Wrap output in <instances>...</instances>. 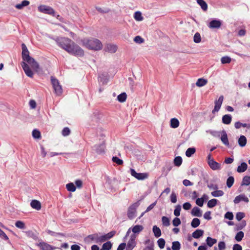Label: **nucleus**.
<instances>
[{
    "label": "nucleus",
    "instance_id": "obj_11",
    "mask_svg": "<svg viewBox=\"0 0 250 250\" xmlns=\"http://www.w3.org/2000/svg\"><path fill=\"white\" fill-rule=\"evenodd\" d=\"M98 234L94 233L88 235L85 238V241L87 243H91L92 241H94L96 243H98L97 242L98 240Z\"/></svg>",
    "mask_w": 250,
    "mask_h": 250
},
{
    "label": "nucleus",
    "instance_id": "obj_56",
    "mask_svg": "<svg viewBox=\"0 0 250 250\" xmlns=\"http://www.w3.org/2000/svg\"><path fill=\"white\" fill-rule=\"evenodd\" d=\"M246 225V223L245 221H242L241 223L236 225V227L235 228V230H238L242 229L243 228H244Z\"/></svg>",
    "mask_w": 250,
    "mask_h": 250
},
{
    "label": "nucleus",
    "instance_id": "obj_34",
    "mask_svg": "<svg viewBox=\"0 0 250 250\" xmlns=\"http://www.w3.org/2000/svg\"><path fill=\"white\" fill-rule=\"evenodd\" d=\"M127 95L125 92H123L119 94L117 97V100L121 103H123L125 101Z\"/></svg>",
    "mask_w": 250,
    "mask_h": 250
},
{
    "label": "nucleus",
    "instance_id": "obj_6",
    "mask_svg": "<svg viewBox=\"0 0 250 250\" xmlns=\"http://www.w3.org/2000/svg\"><path fill=\"white\" fill-rule=\"evenodd\" d=\"M24 61L26 62L35 71L38 72L40 69L39 63L32 57L29 56V58L24 59Z\"/></svg>",
    "mask_w": 250,
    "mask_h": 250
},
{
    "label": "nucleus",
    "instance_id": "obj_40",
    "mask_svg": "<svg viewBox=\"0 0 250 250\" xmlns=\"http://www.w3.org/2000/svg\"><path fill=\"white\" fill-rule=\"evenodd\" d=\"M217 202V200L216 199H212L208 201L207 206L209 208H212L215 207Z\"/></svg>",
    "mask_w": 250,
    "mask_h": 250
},
{
    "label": "nucleus",
    "instance_id": "obj_44",
    "mask_svg": "<svg viewBox=\"0 0 250 250\" xmlns=\"http://www.w3.org/2000/svg\"><path fill=\"white\" fill-rule=\"evenodd\" d=\"M244 236V232L242 231H240L237 233L236 235H235V239L237 241L240 242L242 240Z\"/></svg>",
    "mask_w": 250,
    "mask_h": 250
},
{
    "label": "nucleus",
    "instance_id": "obj_60",
    "mask_svg": "<svg viewBox=\"0 0 250 250\" xmlns=\"http://www.w3.org/2000/svg\"><path fill=\"white\" fill-rule=\"evenodd\" d=\"M134 41L137 43H141L144 42V40L140 36H137L134 38Z\"/></svg>",
    "mask_w": 250,
    "mask_h": 250
},
{
    "label": "nucleus",
    "instance_id": "obj_1",
    "mask_svg": "<svg viewBox=\"0 0 250 250\" xmlns=\"http://www.w3.org/2000/svg\"><path fill=\"white\" fill-rule=\"evenodd\" d=\"M57 44L68 53L75 56H83V50L71 39L65 37L53 38Z\"/></svg>",
    "mask_w": 250,
    "mask_h": 250
},
{
    "label": "nucleus",
    "instance_id": "obj_64",
    "mask_svg": "<svg viewBox=\"0 0 250 250\" xmlns=\"http://www.w3.org/2000/svg\"><path fill=\"white\" fill-rule=\"evenodd\" d=\"M226 248V244L224 241L219 242L218 243L219 250H224Z\"/></svg>",
    "mask_w": 250,
    "mask_h": 250
},
{
    "label": "nucleus",
    "instance_id": "obj_51",
    "mask_svg": "<svg viewBox=\"0 0 250 250\" xmlns=\"http://www.w3.org/2000/svg\"><path fill=\"white\" fill-rule=\"evenodd\" d=\"M15 226L16 227L21 229H25V224L21 221H17L15 223Z\"/></svg>",
    "mask_w": 250,
    "mask_h": 250
},
{
    "label": "nucleus",
    "instance_id": "obj_46",
    "mask_svg": "<svg viewBox=\"0 0 250 250\" xmlns=\"http://www.w3.org/2000/svg\"><path fill=\"white\" fill-rule=\"evenodd\" d=\"M204 197H207V196L206 194H204L202 198L197 199L196 200V204L200 207H202L204 204Z\"/></svg>",
    "mask_w": 250,
    "mask_h": 250
},
{
    "label": "nucleus",
    "instance_id": "obj_13",
    "mask_svg": "<svg viewBox=\"0 0 250 250\" xmlns=\"http://www.w3.org/2000/svg\"><path fill=\"white\" fill-rule=\"evenodd\" d=\"M93 148L97 153H102L104 152V150L105 144L103 142L101 144L99 145H96L94 146Z\"/></svg>",
    "mask_w": 250,
    "mask_h": 250
},
{
    "label": "nucleus",
    "instance_id": "obj_20",
    "mask_svg": "<svg viewBox=\"0 0 250 250\" xmlns=\"http://www.w3.org/2000/svg\"><path fill=\"white\" fill-rule=\"evenodd\" d=\"M191 213L192 216L196 217H201L202 215L201 210L197 207H195L192 208Z\"/></svg>",
    "mask_w": 250,
    "mask_h": 250
},
{
    "label": "nucleus",
    "instance_id": "obj_23",
    "mask_svg": "<svg viewBox=\"0 0 250 250\" xmlns=\"http://www.w3.org/2000/svg\"><path fill=\"white\" fill-rule=\"evenodd\" d=\"M204 230L202 229H196L192 234V237L195 239H198L203 235Z\"/></svg>",
    "mask_w": 250,
    "mask_h": 250
},
{
    "label": "nucleus",
    "instance_id": "obj_55",
    "mask_svg": "<svg viewBox=\"0 0 250 250\" xmlns=\"http://www.w3.org/2000/svg\"><path fill=\"white\" fill-rule=\"evenodd\" d=\"M112 160L114 163H116L118 165H122L123 164V161L116 156L113 157Z\"/></svg>",
    "mask_w": 250,
    "mask_h": 250
},
{
    "label": "nucleus",
    "instance_id": "obj_12",
    "mask_svg": "<svg viewBox=\"0 0 250 250\" xmlns=\"http://www.w3.org/2000/svg\"><path fill=\"white\" fill-rule=\"evenodd\" d=\"M37 246L42 250H53L55 249V248H53L52 246L44 242H40L37 244Z\"/></svg>",
    "mask_w": 250,
    "mask_h": 250
},
{
    "label": "nucleus",
    "instance_id": "obj_32",
    "mask_svg": "<svg viewBox=\"0 0 250 250\" xmlns=\"http://www.w3.org/2000/svg\"><path fill=\"white\" fill-rule=\"evenodd\" d=\"M211 194L212 196L218 197L222 196L224 194V192L221 190H216L215 191L211 192Z\"/></svg>",
    "mask_w": 250,
    "mask_h": 250
},
{
    "label": "nucleus",
    "instance_id": "obj_24",
    "mask_svg": "<svg viewBox=\"0 0 250 250\" xmlns=\"http://www.w3.org/2000/svg\"><path fill=\"white\" fill-rule=\"evenodd\" d=\"M143 229L144 227L143 226L140 225H137L133 227L131 229V230L133 232V234H135L136 233H139V232L142 231L143 230Z\"/></svg>",
    "mask_w": 250,
    "mask_h": 250
},
{
    "label": "nucleus",
    "instance_id": "obj_30",
    "mask_svg": "<svg viewBox=\"0 0 250 250\" xmlns=\"http://www.w3.org/2000/svg\"><path fill=\"white\" fill-rule=\"evenodd\" d=\"M170 127L173 128H177L179 125V122L176 118H172L170 120Z\"/></svg>",
    "mask_w": 250,
    "mask_h": 250
},
{
    "label": "nucleus",
    "instance_id": "obj_58",
    "mask_svg": "<svg viewBox=\"0 0 250 250\" xmlns=\"http://www.w3.org/2000/svg\"><path fill=\"white\" fill-rule=\"evenodd\" d=\"M181 223L180 219L178 217H175L172 220V224L175 227H177Z\"/></svg>",
    "mask_w": 250,
    "mask_h": 250
},
{
    "label": "nucleus",
    "instance_id": "obj_21",
    "mask_svg": "<svg viewBox=\"0 0 250 250\" xmlns=\"http://www.w3.org/2000/svg\"><path fill=\"white\" fill-rule=\"evenodd\" d=\"M105 50L110 53H113L117 51V46L112 44H107L105 47Z\"/></svg>",
    "mask_w": 250,
    "mask_h": 250
},
{
    "label": "nucleus",
    "instance_id": "obj_19",
    "mask_svg": "<svg viewBox=\"0 0 250 250\" xmlns=\"http://www.w3.org/2000/svg\"><path fill=\"white\" fill-rule=\"evenodd\" d=\"M221 133H222V136L221 137V141L223 142V143L225 145H226L227 146H229V141H228V136H227L226 131L223 130Z\"/></svg>",
    "mask_w": 250,
    "mask_h": 250
},
{
    "label": "nucleus",
    "instance_id": "obj_5",
    "mask_svg": "<svg viewBox=\"0 0 250 250\" xmlns=\"http://www.w3.org/2000/svg\"><path fill=\"white\" fill-rule=\"evenodd\" d=\"M38 10L43 13L49 14L53 16H55V13L54 9L49 6L45 5H41L38 8Z\"/></svg>",
    "mask_w": 250,
    "mask_h": 250
},
{
    "label": "nucleus",
    "instance_id": "obj_48",
    "mask_svg": "<svg viewBox=\"0 0 250 250\" xmlns=\"http://www.w3.org/2000/svg\"><path fill=\"white\" fill-rule=\"evenodd\" d=\"M231 59L229 56H224L221 58V62L223 64L229 63L231 62Z\"/></svg>",
    "mask_w": 250,
    "mask_h": 250
},
{
    "label": "nucleus",
    "instance_id": "obj_52",
    "mask_svg": "<svg viewBox=\"0 0 250 250\" xmlns=\"http://www.w3.org/2000/svg\"><path fill=\"white\" fill-rule=\"evenodd\" d=\"M158 245L161 249H164L165 245V240L163 238H160L157 241Z\"/></svg>",
    "mask_w": 250,
    "mask_h": 250
},
{
    "label": "nucleus",
    "instance_id": "obj_3",
    "mask_svg": "<svg viewBox=\"0 0 250 250\" xmlns=\"http://www.w3.org/2000/svg\"><path fill=\"white\" fill-rule=\"evenodd\" d=\"M140 205V201H138L130 205L127 209V215L128 219L132 220L136 216L137 208Z\"/></svg>",
    "mask_w": 250,
    "mask_h": 250
},
{
    "label": "nucleus",
    "instance_id": "obj_62",
    "mask_svg": "<svg viewBox=\"0 0 250 250\" xmlns=\"http://www.w3.org/2000/svg\"><path fill=\"white\" fill-rule=\"evenodd\" d=\"M245 217V214L243 212H239L236 213V218L238 221L241 220Z\"/></svg>",
    "mask_w": 250,
    "mask_h": 250
},
{
    "label": "nucleus",
    "instance_id": "obj_47",
    "mask_svg": "<svg viewBox=\"0 0 250 250\" xmlns=\"http://www.w3.org/2000/svg\"><path fill=\"white\" fill-rule=\"evenodd\" d=\"M96 10L102 14L107 13L110 11V9L108 8H102L100 7H96Z\"/></svg>",
    "mask_w": 250,
    "mask_h": 250
},
{
    "label": "nucleus",
    "instance_id": "obj_15",
    "mask_svg": "<svg viewBox=\"0 0 250 250\" xmlns=\"http://www.w3.org/2000/svg\"><path fill=\"white\" fill-rule=\"evenodd\" d=\"M208 165L212 170H219L221 169V165L214 160L208 162Z\"/></svg>",
    "mask_w": 250,
    "mask_h": 250
},
{
    "label": "nucleus",
    "instance_id": "obj_43",
    "mask_svg": "<svg viewBox=\"0 0 250 250\" xmlns=\"http://www.w3.org/2000/svg\"><path fill=\"white\" fill-rule=\"evenodd\" d=\"M112 244L110 241H107L103 245L102 249L104 250H110L112 248Z\"/></svg>",
    "mask_w": 250,
    "mask_h": 250
},
{
    "label": "nucleus",
    "instance_id": "obj_61",
    "mask_svg": "<svg viewBox=\"0 0 250 250\" xmlns=\"http://www.w3.org/2000/svg\"><path fill=\"white\" fill-rule=\"evenodd\" d=\"M225 218L229 220H232L233 218V214L231 212L228 211L225 214Z\"/></svg>",
    "mask_w": 250,
    "mask_h": 250
},
{
    "label": "nucleus",
    "instance_id": "obj_22",
    "mask_svg": "<svg viewBox=\"0 0 250 250\" xmlns=\"http://www.w3.org/2000/svg\"><path fill=\"white\" fill-rule=\"evenodd\" d=\"M232 120V116L230 114H226L222 117V123L226 125L230 124Z\"/></svg>",
    "mask_w": 250,
    "mask_h": 250
},
{
    "label": "nucleus",
    "instance_id": "obj_9",
    "mask_svg": "<svg viewBox=\"0 0 250 250\" xmlns=\"http://www.w3.org/2000/svg\"><path fill=\"white\" fill-rule=\"evenodd\" d=\"M224 99L223 96H220L218 100L215 101V106L212 112L215 113L218 112L221 108Z\"/></svg>",
    "mask_w": 250,
    "mask_h": 250
},
{
    "label": "nucleus",
    "instance_id": "obj_8",
    "mask_svg": "<svg viewBox=\"0 0 250 250\" xmlns=\"http://www.w3.org/2000/svg\"><path fill=\"white\" fill-rule=\"evenodd\" d=\"M21 65L25 74L27 76L30 78H32L33 76V72L30 68L29 66L28 65V64L26 63L25 62H21Z\"/></svg>",
    "mask_w": 250,
    "mask_h": 250
},
{
    "label": "nucleus",
    "instance_id": "obj_37",
    "mask_svg": "<svg viewBox=\"0 0 250 250\" xmlns=\"http://www.w3.org/2000/svg\"><path fill=\"white\" fill-rule=\"evenodd\" d=\"M171 249L172 250H180L181 244L179 241H174L172 243Z\"/></svg>",
    "mask_w": 250,
    "mask_h": 250
},
{
    "label": "nucleus",
    "instance_id": "obj_38",
    "mask_svg": "<svg viewBox=\"0 0 250 250\" xmlns=\"http://www.w3.org/2000/svg\"><path fill=\"white\" fill-rule=\"evenodd\" d=\"M182 163V158L180 156H177L174 159V165L176 167H180Z\"/></svg>",
    "mask_w": 250,
    "mask_h": 250
},
{
    "label": "nucleus",
    "instance_id": "obj_16",
    "mask_svg": "<svg viewBox=\"0 0 250 250\" xmlns=\"http://www.w3.org/2000/svg\"><path fill=\"white\" fill-rule=\"evenodd\" d=\"M21 48H22V58L23 60H24V59H26L27 58H29V52L26 46V45L24 43H22L21 44Z\"/></svg>",
    "mask_w": 250,
    "mask_h": 250
},
{
    "label": "nucleus",
    "instance_id": "obj_14",
    "mask_svg": "<svg viewBox=\"0 0 250 250\" xmlns=\"http://www.w3.org/2000/svg\"><path fill=\"white\" fill-rule=\"evenodd\" d=\"M221 25V22L219 20H212L209 23L208 27L210 28H219Z\"/></svg>",
    "mask_w": 250,
    "mask_h": 250
},
{
    "label": "nucleus",
    "instance_id": "obj_7",
    "mask_svg": "<svg viewBox=\"0 0 250 250\" xmlns=\"http://www.w3.org/2000/svg\"><path fill=\"white\" fill-rule=\"evenodd\" d=\"M130 174L131 176L135 177L139 180H143L147 178L148 174L146 173H137L133 169H130Z\"/></svg>",
    "mask_w": 250,
    "mask_h": 250
},
{
    "label": "nucleus",
    "instance_id": "obj_18",
    "mask_svg": "<svg viewBox=\"0 0 250 250\" xmlns=\"http://www.w3.org/2000/svg\"><path fill=\"white\" fill-rule=\"evenodd\" d=\"M30 206L33 208H34L37 210H39L41 208V203L36 200H32L30 203Z\"/></svg>",
    "mask_w": 250,
    "mask_h": 250
},
{
    "label": "nucleus",
    "instance_id": "obj_63",
    "mask_svg": "<svg viewBox=\"0 0 250 250\" xmlns=\"http://www.w3.org/2000/svg\"><path fill=\"white\" fill-rule=\"evenodd\" d=\"M107 240V237L106 236V235L105 234L101 236H98V240L97 242H98V243H103Z\"/></svg>",
    "mask_w": 250,
    "mask_h": 250
},
{
    "label": "nucleus",
    "instance_id": "obj_54",
    "mask_svg": "<svg viewBox=\"0 0 250 250\" xmlns=\"http://www.w3.org/2000/svg\"><path fill=\"white\" fill-rule=\"evenodd\" d=\"M193 41L195 43H199L201 42V38L199 33L196 32L193 37Z\"/></svg>",
    "mask_w": 250,
    "mask_h": 250
},
{
    "label": "nucleus",
    "instance_id": "obj_39",
    "mask_svg": "<svg viewBox=\"0 0 250 250\" xmlns=\"http://www.w3.org/2000/svg\"><path fill=\"white\" fill-rule=\"evenodd\" d=\"M66 188L69 191L74 192L76 190V187L73 183H69L66 185Z\"/></svg>",
    "mask_w": 250,
    "mask_h": 250
},
{
    "label": "nucleus",
    "instance_id": "obj_36",
    "mask_svg": "<svg viewBox=\"0 0 250 250\" xmlns=\"http://www.w3.org/2000/svg\"><path fill=\"white\" fill-rule=\"evenodd\" d=\"M196 151V149L194 147H189L188 148L186 152V155L188 157H190L193 155Z\"/></svg>",
    "mask_w": 250,
    "mask_h": 250
},
{
    "label": "nucleus",
    "instance_id": "obj_50",
    "mask_svg": "<svg viewBox=\"0 0 250 250\" xmlns=\"http://www.w3.org/2000/svg\"><path fill=\"white\" fill-rule=\"evenodd\" d=\"M162 221L164 226L167 227L170 225L169 219L166 216L162 217Z\"/></svg>",
    "mask_w": 250,
    "mask_h": 250
},
{
    "label": "nucleus",
    "instance_id": "obj_31",
    "mask_svg": "<svg viewBox=\"0 0 250 250\" xmlns=\"http://www.w3.org/2000/svg\"><path fill=\"white\" fill-rule=\"evenodd\" d=\"M208 83L207 80L203 78L198 79L196 83V85L198 87H202L206 85Z\"/></svg>",
    "mask_w": 250,
    "mask_h": 250
},
{
    "label": "nucleus",
    "instance_id": "obj_57",
    "mask_svg": "<svg viewBox=\"0 0 250 250\" xmlns=\"http://www.w3.org/2000/svg\"><path fill=\"white\" fill-rule=\"evenodd\" d=\"M62 133L63 136H68L70 133V130L68 127H65L62 129Z\"/></svg>",
    "mask_w": 250,
    "mask_h": 250
},
{
    "label": "nucleus",
    "instance_id": "obj_26",
    "mask_svg": "<svg viewBox=\"0 0 250 250\" xmlns=\"http://www.w3.org/2000/svg\"><path fill=\"white\" fill-rule=\"evenodd\" d=\"M247 167V164L245 162H243L238 167L237 170L239 173L243 172L246 170Z\"/></svg>",
    "mask_w": 250,
    "mask_h": 250
},
{
    "label": "nucleus",
    "instance_id": "obj_28",
    "mask_svg": "<svg viewBox=\"0 0 250 250\" xmlns=\"http://www.w3.org/2000/svg\"><path fill=\"white\" fill-rule=\"evenodd\" d=\"M152 230L155 236L157 238L159 237L162 234L161 229L157 226H154L153 227Z\"/></svg>",
    "mask_w": 250,
    "mask_h": 250
},
{
    "label": "nucleus",
    "instance_id": "obj_35",
    "mask_svg": "<svg viewBox=\"0 0 250 250\" xmlns=\"http://www.w3.org/2000/svg\"><path fill=\"white\" fill-rule=\"evenodd\" d=\"M200 224V220L197 218H193L191 223V226L192 228H196Z\"/></svg>",
    "mask_w": 250,
    "mask_h": 250
},
{
    "label": "nucleus",
    "instance_id": "obj_4",
    "mask_svg": "<svg viewBox=\"0 0 250 250\" xmlns=\"http://www.w3.org/2000/svg\"><path fill=\"white\" fill-rule=\"evenodd\" d=\"M51 82L56 95H61L62 92V86L60 84L58 80L53 76L51 77Z\"/></svg>",
    "mask_w": 250,
    "mask_h": 250
},
{
    "label": "nucleus",
    "instance_id": "obj_45",
    "mask_svg": "<svg viewBox=\"0 0 250 250\" xmlns=\"http://www.w3.org/2000/svg\"><path fill=\"white\" fill-rule=\"evenodd\" d=\"M250 184V176H245L243 177L241 186H248Z\"/></svg>",
    "mask_w": 250,
    "mask_h": 250
},
{
    "label": "nucleus",
    "instance_id": "obj_53",
    "mask_svg": "<svg viewBox=\"0 0 250 250\" xmlns=\"http://www.w3.org/2000/svg\"><path fill=\"white\" fill-rule=\"evenodd\" d=\"M32 136L35 139H40L41 137V133L37 129H34L33 130Z\"/></svg>",
    "mask_w": 250,
    "mask_h": 250
},
{
    "label": "nucleus",
    "instance_id": "obj_25",
    "mask_svg": "<svg viewBox=\"0 0 250 250\" xmlns=\"http://www.w3.org/2000/svg\"><path fill=\"white\" fill-rule=\"evenodd\" d=\"M247 144V138L244 135H241L238 139V144L241 147H244Z\"/></svg>",
    "mask_w": 250,
    "mask_h": 250
},
{
    "label": "nucleus",
    "instance_id": "obj_27",
    "mask_svg": "<svg viewBox=\"0 0 250 250\" xmlns=\"http://www.w3.org/2000/svg\"><path fill=\"white\" fill-rule=\"evenodd\" d=\"M30 2L28 0H24L21 3L17 4L15 5V7L18 9H22L24 7L29 4Z\"/></svg>",
    "mask_w": 250,
    "mask_h": 250
},
{
    "label": "nucleus",
    "instance_id": "obj_2",
    "mask_svg": "<svg viewBox=\"0 0 250 250\" xmlns=\"http://www.w3.org/2000/svg\"><path fill=\"white\" fill-rule=\"evenodd\" d=\"M82 42L83 45L89 49L99 50H101L102 48V44L101 42L96 39H84L82 41Z\"/></svg>",
    "mask_w": 250,
    "mask_h": 250
},
{
    "label": "nucleus",
    "instance_id": "obj_33",
    "mask_svg": "<svg viewBox=\"0 0 250 250\" xmlns=\"http://www.w3.org/2000/svg\"><path fill=\"white\" fill-rule=\"evenodd\" d=\"M197 2L204 11H207L208 5L204 0H197Z\"/></svg>",
    "mask_w": 250,
    "mask_h": 250
},
{
    "label": "nucleus",
    "instance_id": "obj_59",
    "mask_svg": "<svg viewBox=\"0 0 250 250\" xmlns=\"http://www.w3.org/2000/svg\"><path fill=\"white\" fill-rule=\"evenodd\" d=\"M47 232L48 234L52 235V236H57V235H60V236H64V235L63 233H60V232H54V231H52L50 230H47Z\"/></svg>",
    "mask_w": 250,
    "mask_h": 250
},
{
    "label": "nucleus",
    "instance_id": "obj_10",
    "mask_svg": "<svg viewBox=\"0 0 250 250\" xmlns=\"http://www.w3.org/2000/svg\"><path fill=\"white\" fill-rule=\"evenodd\" d=\"M136 238V234H132L126 245V246L133 250V249L136 246V243L135 242Z\"/></svg>",
    "mask_w": 250,
    "mask_h": 250
},
{
    "label": "nucleus",
    "instance_id": "obj_17",
    "mask_svg": "<svg viewBox=\"0 0 250 250\" xmlns=\"http://www.w3.org/2000/svg\"><path fill=\"white\" fill-rule=\"evenodd\" d=\"M242 201H244V202L248 203L249 202V199L245 195L241 194L237 196L235 198L234 200V203L235 204H238Z\"/></svg>",
    "mask_w": 250,
    "mask_h": 250
},
{
    "label": "nucleus",
    "instance_id": "obj_41",
    "mask_svg": "<svg viewBox=\"0 0 250 250\" xmlns=\"http://www.w3.org/2000/svg\"><path fill=\"white\" fill-rule=\"evenodd\" d=\"M134 18L137 21H142L143 20V17L142 16V13L139 11L135 12L134 15Z\"/></svg>",
    "mask_w": 250,
    "mask_h": 250
},
{
    "label": "nucleus",
    "instance_id": "obj_29",
    "mask_svg": "<svg viewBox=\"0 0 250 250\" xmlns=\"http://www.w3.org/2000/svg\"><path fill=\"white\" fill-rule=\"evenodd\" d=\"M217 240L210 237H208L206 239V243L207 245L211 247L214 244L216 243Z\"/></svg>",
    "mask_w": 250,
    "mask_h": 250
},
{
    "label": "nucleus",
    "instance_id": "obj_42",
    "mask_svg": "<svg viewBox=\"0 0 250 250\" xmlns=\"http://www.w3.org/2000/svg\"><path fill=\"white\" fill-rule=\"evenodd\" d=\"M234 182V179L233 176H229L227 180V186L229 188L232 187Z\"/></svg>",
    "mask_w": 250,
    "mask_h": 250
},
{
    "label": "nucleus",
    "instance_id": "obj_49",
    "mask_svg": "<svg viewBox=\"0 0 250 250\" xmlns=\"http://www.w3.org/2000/svg\"><path fill=\"white\" fill-rule=\"evenodd\" d=\"M181 210V206L180 205L176 206L175 209L174 210V215L176 217L180 216Z\"/></svg>",
    "mask_w": 250,
    "mask_h": 250
}]
</instances>
